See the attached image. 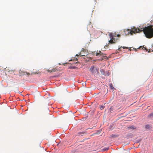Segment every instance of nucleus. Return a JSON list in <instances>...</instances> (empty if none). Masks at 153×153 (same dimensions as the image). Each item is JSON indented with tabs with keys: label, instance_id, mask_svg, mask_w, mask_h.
I'll return each instance as SVG.
<instances>
[{
	"label": "nucleus",
	"instance_id": "f257e3e1",
	"mask_svg": "<svg viewBox=\"0 0 153 153\" xmlns=\"http://www.w3.org/2000/svg\"><path fill=\"white\" fill-rule=\"evenodd\" d=\"M138 28V33L143 31L147 38L150 39L153 37V27L152 25L146 27L144 28L139 27Z\"/></svg>",
	"mask_w": 153,
	"mask_h": 153
},
{
	"label": "nucleus",
	"instance_id": "f03ea898",
	"mask_svg": "<svg viewBox=\"0 0 153 153\" xmlns=\"http://www.w3.org/2000/svg\"><path fill=\"white\" fill-rule=\"evenodd\" d=\"M138 28H136L135 27H134L131 29H124V32L126 35H128L129 34L131 35L133 34V33H138Z\"/></svg>",
	"mask_w": 153,
	"mask_h": 153
},
{
	"label": "nucleus",
	"instance_id": "7ed1b4c3",
	"mask_svg": "<svg viewBox=\"0 0 153 153\" xmlns=\"http://www.w3.org/2000/svg\"><path fill=\"white\" fill-rule=\"evenodd\" d=\"M116 35L117 34L115 33H110L109 37L111 39L109 41V43L112 44L116 43L117 40H118V39L115 38V37H117Z\"/></svg>",
	"mask_w": 153,
	"mask_h": 153
},
{
	"label": "nucleus",
	"instance_id": "20e7f679",
	"mask_svg": "<svg viewBox=\"0 0 153 153\" xmlns=\"http://www.w3.org/2000/svg\"><path fill=\"white\" fill-rule=\"evenodd\" d=\"M90 70L91 72L92 73H94V72L95 73H98V71L97 69L95 68V69L94 66H92L91 67Z\"/></svg>",
	"mask_w": 153,
	"mask_h": 153
},
{
	"label": "nucleus",
	"instance_id": "39448f33",
	"mask_svg": "<svg viewBox=\"0 0 153 153\" xmlns=\"http://www.w3.org/2000/svg\"><path fill=\"white\" fill-rule=\"evenodd\" d=\"M57 71V69L56 68H53L52 69H50V68L48 69L47 71L49 72H53Z\"/></svg>",
	"mask_w": 153,
	"mask_h": 153
},
{
	"label": "nucleus",
	"instance_id": "423d86ee",
	"mask_svg": "<svg viewBox=\"0 0 153 153\" xmlns=\"http://www.w3.org/2000/svg\"><path fill=\"white\" fill-rule=\"evenodd\" d=\"M95 52H94V53ZM95 53H94V54ZM95 54L96 56H102L103 55H105V54H103L101 51H99V52L98 51L95 53Z\"/></svg>",
	"mask_w": 153,
	"mask_h": 153
},
{
	"label": "nucleus",
	"instance_id": "0eeeda50",
	"mask_svg": "<svg viewBox=\"0 0 153 153\" xmlns=\"http://www.w3.org/2000/svg\"><path fill=\"white\" fill-rule=\"evenodd\" d=\"M127 128L128 130H135L136 129V127L134 126H129Z\"/></svg>",
	"mask_w": 153,
	"mask_h": 153
},
{
	"label": "nucleus",
	"instance_id": "6e6552de",
	"mask_svg": "<svg viewBox=\"0 0 153 153\" xmlns=\"http://www.w3.org/2000/svg\"><path fill=\"white\" fill-rule=\"evenodd\" d=\"M19 74L20 75H25L26 74V73L25 72H23L22 71H21L20 70L19 71Z\"/></svg>",
	"mask_w": 153,
	"mask_h": 153
},
{
	"label": "nucleus",
	"instance_id": "1a4fd4ad",
	"mask_svg": "<svg viewBox=\"0 0 153 153\" xmlns=\"http://www.w3.org/2000/svg\"><path fill=\"white\" fill-rule=\"evenodd\" d=\"M10 74H13L15 75H17L18 74L17 73H16V71L15 70H10Z\"/></svg>",
	"mask_w": 153,
	"mask_h": 153
},
{
	"label": "nucleus",
	"instance_id": "9d476101",
	"mask_svg": "<svg viewBox=\"0 0 153 153\" xmlns=\"http://www.w3.org/2000/svg\"><path fill=\"white\" fill-rule=\"evenodd\" d=\"M145 128L149 130L151 129V127L149 125L147 124L145 125Z\"/></svg>",
	"mask_w": 153,
	"mask_h": 153
},
{
	"label": "nucleus",
	"instance_id": "9b49d317",
	"mask_svg": "<svg viewBox=\"0 0 153 153\" xmlns=\"http://www.w3.org/2000/svg\"><path fill=\"white\" fill-rule=\"evenodd\" d=\"M100 71L101 72V73L102 74L104 75H106V74L105 72V71L104 70H103L102 69H101V70H100Z\"/></svg>",
	"mask_w": 153,
	"mask_h": 153
},
{
	"label": "nucleus",
	"instance_id": "f8f14e48",
	"mask_svg": "<svg viewBox=\"0 0 153 153\" xmlns=\"http://www.w3.org/2000/svg\"><path fill=\"white\" fill-rule=\"evenodd\" d=\"M123 48V49H128V47H120V48H119L118 49V50L120 51H121V48Z\"/></svg>",
	"mask_w": 153,
	"mask_h": 153
},
{
	"label": "nucleus",
	"instance_id": "ddd939ff",
	"mask_svg": "<svg viewBox=\"0 0 153 153\" xmlns=\"http://www.w3.org/2000/svg\"><path fill=\"white\" fill-rule=\"evenodd\" d=\"M111 137L114 138L117 137L118 135L114 134H113L111 135Z\"/></svg>",
	"mask_w": 153,
	"mask_h": 153
},
{
	"label": "nucleus",
	"instance_id": "4468645a",
	"mask_svg": "<svg viewBox=\"0 0 153 153\" xmlns=\"http://www.w3.org/2000/svg\"><path fill=\"white\" fill-rule=\"evenodd\" d=\"M109 86H110V88L111 89H114V88L113 87V85H112V83H111V84H110Z\"/></svg>",
	"mask_w": 153,
	"mask_h": 153
},
{
	"label": "nucleus",
	"instance_id": "2eb2a0df",
	"mask_svg": "<svg viewBox=\"0 0 153 153\" xmlns=\"http://www.w3.org/2000/svg\"><path fill=\"white\" fill-rule=\"evenodd\" d=\"M76 68V67L75 66H71L69 67V68L70 69H75Z\"/></svg>",
	"mask_w": 153,
	"mask_h": 153
},
{
	"label": "nucleus",
	"instance_id": "dca6fc26",
	"mask_svg": "<svg viewBox=\"0 0 153 153\" xmlns=\"http://www.w3.org/2000/svg\"><path fill=\"white\" fill-rule=\"evenodd\" d=\"M104 108V106L103 105H101L100 107V109H103Z\"/></svg>",
	"mask_w": 153,
	"mask_h": 153
},
{
	"label": "nucleus",
	"instance_id": "f3484780",
	"mask_svg": "<svg viewBox=\"0 0 153 153\" xmlns=\"http://www.w3.org/2000/svg\"><path fill=\"white\" fill-rule=\"evenodd\" d=\"M108 149H109L108 148H104L103 149V150L104 151H106V150H108Z\"/></svg>",
	"mask_w": 153,
	"mask_h": 153
},
{
	"label": "nucleus",
	"instance_id": "a211bd4d",
	"mask_svg": "<svg viewBox=\"0 0 153 153\" xmlns=\"http://www.w3.org/2000/svg\"><path fill=\"white\" fill-rule=\"evenodd\" d=\"M78 62V61H77V62H73L72 63H70V64H75Z\"/></svg>",
	"mask_w": 153,
	"mask_h": 153
},
{
	"label": "nucleus",
	"instance_id": "6ab92c4d",
	"mask_svg": "<svg viewBox=\"0 0 153 153\" xmlns=\"http://www.w3.org/2000/svg\"><path fill=\"white\" fill-rule=\"evenodd\" d=\"M88 25H91V27H92V25H91V22H89V23Z\"/></svg>",
	"mask_w": 153,
	"mask_h": 153
},
{
	"label": "nucleus",
	"instance_id": "aec40b11",
	"mask_svg": "<svg viewBox=\"0 0 153 153\" xmlns=\"http://www.w3.org/2000/svg\"><path fill=\"white\" fill-rule=\"evenodd\" d=\"M142 49H143L144 50H146V48H145L143 47Z\"/></svg>",
	"mask_w": 153,
	"mask_h": 153
},
{
	"label": "nucleus",
	"instance_id": "412c9836",
	"mask_svg": "<svg viewBox=\"0 0 153 153\" xmlns=\"http://www.w3.org/2000/svg\"><path fill=\"white\" fill-rule=\"evenodd\" d=\"M116 36H117L119 37H120V34H117V35Z\"/></svg>",
	"mask_w": 153,
	"mask_h": 153
},
{
	"label": "nucleus",
	"instance_id": "4be33fe9",
	"mask_svg": "<svg viewBox=\"0 0 153 153\" xmlns=\"http://www.w3.org/2000/svg\"><path fill=\"white\" fill-rule=\"evenodd\" d=\"M10 107H11L12 108H13V107H14V106L13 105V106H12Z\"/></svg>",
	"mask_w": 153,
	"mask_h": 153
},
{
	"label": "nucleus",
	"instance_id": "5701e85b",
	"mask_svg": "<svg viewBox=\"0 0 153 153\" xmlns=\"http://www.w3.org/2000/svg\"><path fill=\"white\" fill-rule=\"evenodd\" d=\"M112 107H111L110 108V109H112Z\"/></svg>",
	"mask_w": 153,
	"mask_h": 153
},
{
	"label": "nucleus",
	"instance_id": "b1692460",
	"mask_svg": "<svg viewBox=\"0 0 153 153\" xmlns=\"http://www.w3.org/2000/svg\"><path fill=\"white\" fill-rule=\"evenodd\" d=\"M102 56H103L104 57H105V56H104V55H103ZM105 57H106V56H105Z\"/></svg>",
	"mask_w": 153,
	"mask_h": 153
},
{
	"label": "nucleus",
	"instance_id": "393cba45",
	"mask_svg": "<svg viewBox=\"0 0 153 153\" xmlns=\"http://www.w3.org/2000/svg\"><path fill=\"white\" fill-rule=\"evenodd\" d=\"M76 56H78V54H76Z\"/></svg>",
	"mask_w": 153,
	"mask_h": 153
},
{
	"label": "nucleus",
	"instance_id": "a878e982",
	"mask_svg": "<svg viewBox=\"0 0 153 153\" xmlns=\"http://www.w3.org/2000/svg\"><path fill=\"white\" fill-rule=\"evenodd\" d=\"M67 64V63H65L64 64H64V65H65V64Z\"/></svg>",
	"mask_w": 153,
	"mask_h": 153
},
{
	"label": "nucleus",
	"instance_id": "bb28decb",
	"mask_svg": "<svg viewBox=\"0 0 153 153\" xmlns=\"http://www.w3.org/2000/svg\"><path fill=\"white\" fill-rule=\"evenodd\" d=\"M141 47H142V46H140V47L139 48V49H140V48H141Z\"/></svg>",
	"mask_w": 153,
	"mask_h": 153
},
{
	"label": "nucleus",
	"instance_id": "cd10ccee",
	"mask_svg": "<svg viewBox=\"0 0 153 153\" xmlns=\"http://www.w3.org/2000/svg\"><path fill=\"white\" fill-rule=\"evenodd\" d=\"M72 61V60H69V61Z\"/></svg>",
	"mask_w": 153,
	"mask_h": 153
},
{
	"label": "nucleus",
	"instance_id": "c85d7f7f",
	"mask_svg": "<svg viewBox=\"0 0 153 153\" xmlns=\"http://www.w3.org/2000/svg\"><path fill=\"white\" fill-rule=\"evenodd\" d=\"M76 61H77V58H76Z\"/></svg>",
	"mask_w": 153,
	"mask_h": 153
}]
</instances>
